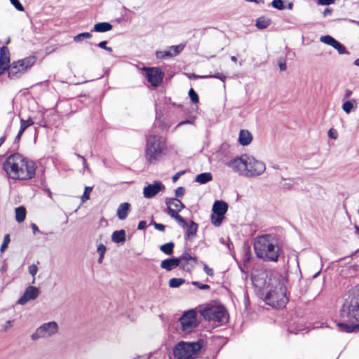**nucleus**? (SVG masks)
<instances>
[{
  "instance_id": "obj_19",
  "label": "nucleus",
  "mask_w": 359,
  "mask_h": 359,
  "mask_svg": "<svg viewBox=\"0 0 359 359\" xmlns=\"http://www.w3.org/2000/svg\"><path fill=\"white\" fill-rule=\"evenodd\" d=\"M228 210V204L223 201H215L212 205V214L225 215Z\"/></svg>"
},
{
  "instance_id": "obj_3",
  "label": "nucleus",
  "mask_w": 359,
  "mask_h": 359,
  "mask_svg": "<svg viewBox=\"0 0 359 359\" xmlns=\"http://www.w3.org/2000/svg\"><path fill=\"white\" fill-rule=\"evenodd\" d=\"M254 250L257 257L266 262L278 260L280 248L276 239L270 234H264L256 238Z\"/></svg>"
},
{
  "instance_id": "obj_10",
  "label": "nucleus",
  "mask_w": 359,
  "mask_h": 359,
  "mask_svg": "<svg viewBox=\"0 0 359 359\" xmlns=\"http://www.w3.org/2000/svg\"><path fill=\"white\" fill-rule=\"evenodd\" d=\"M58 325L55 321L46 323L39 326L36 331L31 335L33 341H36L40 338H48L55 334L58 332Z\"/></svg>"
},
{
  "instance_id": "obj_39",
  "label": "nucleus",
  "mask_w": 359,
  "mask_h": 359,
  "mask_svg": "<svg viewBox=\"0 0 359 359\" xmlns=\"http://www.w3.org/2000/svg\"><path fill=\"white\" fill-rule=\"evenodd\" d=\"M92 35L89 32H83V33H81V34H79L77 35H76L74 37V41L75 42H80L84 39H90L91 38Z\"/></svg>"
},
{
  "instance_id": "obj_51",
  "label": "nucleus",
  "mask_w": 359,
  "mask_h": 359,
  "mask_svg": "<svg viewBox=\"0 0 359 359\" xmlns=\"http://www.w3.org/2000/svg\"><path fill=\"white\" fill-rule=\"evenodd\" d=\"M22 134H23V132H22V131H20L19 130V131H18V134H17V135H16V137H15V138L14 140V142H13V147H15V149L18 148V142H19V141L20 140V137H21Z\"/></svg>"
},
{
  "instance_id": "obj_28",
  "label": "nucleus",
  "mask_w": 359,
  "mask_h": 359,
  "mask_svg": "<svg viewBox=\"0 0 359 359\" xmlns=\"http://www.w3.org/2000/svg\"><path fill=\"white\" fill-rule=\"evenodd\" d=\"M184 228L187 229L186 232V239H187L189 237L194 236L196 234L198 224L191 220L189 224H187Z\"/></svg>"
},
{
  "instance_id": "obj_5",
  "label": "nucleus",
  "mask_w": 359,
  "mask_h": 359,
  "mask_svg": "<svg viewBox=\"0 0 359 359\" xmlns=\"http://www.w3.org/2000/svg\"><path fill=\"white\" fill-rule=\"evenodd\" d=\"M203 346V340L187 342L181 341L173 348V355L175 359H194Z\"/></svg>"
},
{
  "instance_id": "obj_43",
  "label": "nucleus",
  "mask_w": 359,
  "mask_h": 359,
  "mask_svg": "<svg viewBox=\"0 0 359 359\" xmlns=\"http://www.w3.org/2000/svg\"><path fill=\"white\" fill-rule=\"evenodd\" d=\"M10 241H11L10 235L6 234L4 238V241L0 248L1 252H4L5 251V250L7 248Z\"/></svg>"
},
{
  "instance_id": "obj_52",
  "label": "nucleus",
  "mask_w": 359,
  "mask_h": 359,
  "mask_svg": "<svg viewBox=\"0 0 359 359\" xmlns=\"http://www.w3.org/2000/svg\"><path fill=\"white\" fill-rule=\"evenodd\" d=\"M328 136L330 138L335 140L337 137V133L334 129H330L328 131Z\"/></svg>"
},
{
  "instance_id": "obj_9",
  "label": "nucleus",
  "mask_w": 359,
  "mask_h": 359,
  "mask_svg": "<svg viewBox=\"0 0 359 359\" xmlns=\"http://www.w3.org/2000/svg\"><path fill=\"white\" fill-rule=\"evenodd\" d=\"M165 203L167 205V213L183 228L187 225V221L178 212L185 208V205L177 198H166Z\"/></svg>"
},
{
  "instance_id": "obj_48",
  "label": "nucleus",
  "mask_w": 359,
  "mask_h": 359,
  "mask_svg": "<svg viewBox=\"0 0 359 359\" xmlns=\"http://www.w3.org/2000/svg\"><path fill=\"white\" fill-rule=\"evenodd\" d=\"M151 224L154 225V228L156 230H158L160 231H165V225H163L162 224L156 223V222H155L154 221H151Z\"/></svg>"
},
{
  "instance_id": "obj_42",
  "label": "nucleus",
  "mask_w": 359,
  "mask_h": 359,
  "mask_svg": "<svg viewBox=\"0 0 359 359\" xmlns=\"http://www.w3.org/2000/svg\"><path fill=\"white\" fill-rule=\"evenodd\" d=\"M92 190H93V187H85L84 192H83V195L81 196V198L82 202H85V201H88L90 198V194L92 191Z\"/></svg>"
},
{
  "instance_id": "obj_47",
  "label": "nucleus",
  "mask_w": 359,
  "mask_h": 359,
  "mask_svg": "<svg viewBox=\"0 0 359 359\" xmlns=\"http://www.w3.org/2000/svg\"><path fill=\"white\" fill-rule=\"evenodd\" d=\"M38 271V267L36 264H32L29 266V273L34 277Z\"/></svg>"
},
{
  "instance_id": "obj_59",
  "label": "nucleus",
  "mask_w": 359,
  "mask_h": 359,
  "mask_svg": "<svg viewBox=\"0 0 359 359\" xmlns=\"http://www.w3.org/2000/svg\"><path fill=\"white\" fill-rule=\"evenodd\" d=\"M9 65H4L0 63V76L6 71L8 69Z\"/></svg>"
},
{
  "instance_id": "obj_61",
  "label": "nucleus",
  "mask_w": 359,
  "mask_h": 359,
  "mask_svg": "<svg viewBox=\"0 0 359 359\" xmlns=\"http://www.w3.org/2000/svg\"><path fill=\"white\" fill-rule=\"evenodd\" d=\"M31 228L32 229L34 234H36V232H39V228H38V226H37V225L36 224L32 223L31 224Z\"/></svg>"
},
{
  "instance_id": "obj_54",
  "label": "nucleus",
  "mask_w": 359,
  "mask_h": 359,
  "mask_svg": "<svg viewBox=\"0 0 359 359\" xmlns=\"http://www.w3.org/2000/svg\"><path fill=\"white\" fill-rule=\"evenodd\" d=\"M194 120H195V118H192L190 119H187L185 121H181L180 123H179L177 124V127H179V126L184 125V124H192L194 122Z\"/></svg>"
},
{
  "instance_id": "obj_29",
  "label": "nucleus",
  "mask_w": 359,
  "mask_h": 359,
  "mask_svg": "<svg viewBox=\"0 0 359 359\" xmlns=\"http://www.w3.org/2000/svg\"><path fill=\"white\" fill-rule=\"evenodd\" d=\"M26 217V209L23 206L15 208V219L18 222H22Z\"/></svg>"
},
{
  "instance_id": "obj_49",
  "label": "nucleus",
  "mask_w": 359,
  "mask_h": 359,
  "mask_svg": "<svg viewBox=\"0 0 359 359\" xmlns=\"http://www.w3.org/2000/svg\"><path fill=\"white\" fill-rule=\"evenodd\" d=\"M185 193V189L184 187H178L175 191V196L176 197H181Z\"/></svg>"
},
{
  "instance_id": "obj_14",
  "label": "nucleus",
  "mask_w": 359,
  "mask_h": 359,
  "mask_svg": "<svg viewBox=\"0 0 359 359\" xmlns=\"http://www.w3.org/2000/svg\"><path fill=\"white\" fill-rule=\"evenodd\" d=\"M247 155H243L240 157H236L230 160L226 165L231 168V170L240 175L246 177V168H247Z\"/></svg>"
},
{
  "instance_id": "obj_45",
  "label": "nucleus",
  "mask_w": 359,
  "mask_h": 359,
  "mask_svg": "<svg viewBox=\"0 0 359 359\" xmlns=\"http://www.w3.org/2000/svg\"><path fill=\"white\" fill-rule=\"evenodd\" d=\"M192 284L196 286L200 290H209L210 289V285H208L207 284L201 283H199L198 281H193Z\"/></svg>"
},
{
  "instance_id": "obj_23",
  "label": "nucleus",
  "mask_w": 359,
  "mask_h": 359,
  "mask_svg": "<svg viewBox=\"0 0 359 359\" xmlns=\"http://www.w3.org/2000/svg\"><path fill=\"white\" fill-rule=\"evenodd\" d=\"M111 241L116 243H123L126 241V231L123 229L115 231L111 235Z\"/></svg>"
},
{
  "instance_id": "obj_2",
  "label": "nucleus",
  "mask_w": 359,
  "mask_h": 359,
  "mask_svg": "<svg viewBox=\"0 0 359 359\" xmlns=\"http://www.w3.org/2000/svg\"><path fill=\"white\" fill-rule=\"evenodd\" d=\"M3 168L10 177L25 180L34 177L36 166L33 161L15 153L7 157Z\"/></svg>"
},
{
  "instance_id": "obj_11",
  "label": "nucleus",
  "mask_w": 359,
  "mask_h": 359,
  "mask_svg": "<svg viewBox=\"0 0 359 359\" xmlns=\"http://www.w3.org/2000/svg\"><path fill=\"white\" fill-rule=\"evenodd\" d=\"M247 168L246 177H257L263 174L266 170L265 163L259 160L256 159L252 156L247 155Z\"/></svg>"
},
{
  "instance_id": "obj_7",
  "label": "nucleus",
  "mask_w": 359,
  "mask_h": 359,
  "mask_svg": "<svg viewBox=\"0 0 359 359\" xmlns=\"http://www.w3.org/2000/svg\"><path fill=\"white\" fill-rule=\"evenodd\" d=\"M36 62L34 56L14 61L9 65L8 76L11 79H18L24 74L28 69L31 68Z\"/></svg>"
},
{
  "instance_id": "obj_27",
  "label": "nucleus",
  "mask_w": 359,
  "mask_h": 359,
  "mask_svg": "<svg viewBox=\"0 0 359 359\" xmlns=\"http://www.w3.org/2000/svg\"><path fill=\"white\" fill-rule=\"evenodd\" d=\"M357 107V102L355 99H351L344 102L342 104V109L346 114H350L352 110Z\"/></svg>"
},
{
  "instance_id": "obj_6",
  "label": "nucleus",
  "mask_w": 359,
  "mask_h": 359,
  "mask_svg": "<svg viewBox=\"0 0 359 359\" xmlns=\"http://www.w3.org/2000/svg\"><path fill=\"white\" fill-rule=\"evenodd\" d=\"M267 304L276 308H283L286 306L288 298L286 296V287L283 283H278L271 288L265 296Z\"/></svg>"
},
{
  "instance_id": "obj_16",
  "label": "nucleus",
  "mask_w": 359,
  "mask_h": 359,
  "mask_svg": "<svg viewBox=\"0 0 359 359\" xmlns=\"http://www.w3.org/2000/svg\"><path fill=\"white\" fill-rule=\"evenodd\" d=\"M164 189L165 186L161 182H155L144 188L143 194L146 198H151Z\"/></svg>"
},
{
  "instance_id": "obj_21",
  "label": "nucleus",
  "mask_w": 359,
  "mask_h": 359,
  "mask_svg": "<svg viewBox=\"0 0 359 359\" xmlns=\"http://www.w3.org/2000/svg\"><path fill=\"white\" fill-rule=\"evenodd\" d=\"M130 210V204L129 203L125 202L120 204L116 211V215L118 219L121 220L126 219Z\"/></svg>"
},
{
  "instance_id": "obj_22",
  "label": "nucleus",
  "mask_w": 359,
  "mask_h": 359,
  "mask_svg": "<svg viewBox=\"0 0 359 359\" xmlns=\"http://www.w3.org/2000/svg\"><path fill=\"white\" fill-rule=\"evenodd\" d=\"M0 63L7 65L11 63L10 51L6 46L0 48Z\"/></svg>"
},
{
  "instance_id": "obj_34",
  "label": "nucleus",
  "mask_w": 359,
  "mask_h": 359,
  "mask_svg": "<svg viewBox=\"0 0 359 359\" xmlns=\"http://www.w3.org/2000/svg\"><path fill=\"white\" fill-rule=\"evenodd\" d=\"M184 278H172L169 280V286L172 288H176L185 283Z\"/></svg>"
},
{
  "instance_id": "obj_18",
  "label": "nucleus",
  "mask_w": 359,
  "mask_h": 359,
  "mask_svg": "<svg viewBox=\"0 0 359 359\" xmlns=\"http://www.w3.org/2000/svg\"><path fill=\"white\" fill-rule=\"evenodd\" d=\"M180 260L177 257L165 259L161 263V267L166 271H171L180 266Z\"/></svg>"
},
{
  "instance_id": "obj_37",
  "label": "nucleus",
  "mask_w": 359,
  "mask_h": 359,
  "mask_svg": "<svg viewBox=\"0 0 359 359\" xmlns=\"http://www.w3.org/2000/svg\"><path fill=\"white\" fill-rule=\"evenodd\" d=\"M199 78H201V79L215 78V79H218L221 80L223 83H224L226 76L225 75H224L222 73H216L215 74L201 76H199Z\"/></svg>"
},
{
  "instance_id": "obj_60",
  "label": "nucleus",
  "mask_w": 359,
  "mask_h": 359,
  "mask_svg": "<svg viewBox=\"0 0 359 359\" xmlns=\"http://www.w3.org/2000/svg\"><path fill=\"white\" fill-rule=\"evenodd\" d=\"M278 66L281 71H285L287 69V65H286V63L285 61H283V62L279 61Z\"/></svg>"
},
{
  "instance_id": "obj_55",
  "label": "nucleus",
  "mask_w": 359,
  "mask_h": 359,
  "mask_svg": "<svg viewBox=\"0 0 359 359\" xmlns=\"http://www.w3.org/2000/svg\"><path fill=\"white\" fill-rule=\"evenodd\" d=\"M335 0H318V3L320 5H330L334 3Z\"/></svg>"
},
{
  "instance_id": "obj_31",
  "label": "nucleus",
  "mask_w": 359,
  "mask_h": 359,
  "mask_svg": "<svg viewBox=\"0 0 359 359\" xmlns=\"http://www.w3.org/2000/svg\"><path fill=\"white\" fill-rule=\"evenodd\" d=\"M111 24H95L94 30L97 32H105L111 30Z\"/></svg>"
},
{
  "instance_id": "obj_20",
  "label": "nucleus",
  "mask_w": 359,
  "mask_h": 359,
  "mask_svg": "<svg viewBox=\"0 0 359 359\" xmlns=\"http://www.w3.org/2000/svg\"><path fill=\"white\" fill-rule=\"evenodd\" d=\"M252 136L247 130H241L239 132L238 142L242 146H247L251 143Z\"/></svg>"
},
{
  "instance_id": "obj_33",
  "label": "nucleus",
  "mask_w": 359,
  "mask_h": 359,
  "mask_svg": "<svg viewBox=\"0 0 359 359\" xmlns=\"http://www.w3.org/2000/svg\"><path fill=\"white\" fill-rule=\"evenodd\" d=\"M224 219V215L212 214L211 216V222L215 226H219Z\"/></svg>"
},
{
  "instance_id": "obj_26",
  "label": "nucleus",
  "mask_w": 359,
  "mask_h": 359,
  "mask_svg": "<svg viewBox=\"0 0 359 359\" xmlns=\"http://www.w3.org/2000/svg\"><path fill=\"white\" fill-rule=\"evenodd\" d=\"M212 180V175L210 172H203L196 175L195 182L204 184Z\"/></svg>"
},
{
  "instance_id": "obj_56",
  "label": "nucleus",
  "mask_w": 359,
  "mask_h": 359,
  "mask_svg": "<svg viewBox=\"0 0 359 359\" xmlns=\"http://www.w3.org/2000/svg\"><path fill=\"white\" fill-rule=\"evenodd\" d=\"M184 171H180V172H178L175 173V174L172 176V182H175L179 179V177H180L182 174H184Z\"/></svg>"
},
{
  "instance_id": "obj_4",
  "label": "nucleus",
  "mask_w": 359,
  "mask_h": 359,
  "mask_svg": "<svg viewBox=\"0 0 359 359\" xmlns=\"http://www.w3.org/2000/svg\"><path fill=\"white\" fill-rule=\"evenodd\" d=\"M167 144L164 137L151 134L147 137L145 145V159L150 164L160 161L166 154Z\"/></svg>"
},
{
  "instance_id": "obj_50",
  "label": "nucleus",
  "mask_w": 359,
  "mask_h": 359,
  "mask_svg": "<svg viewBox=\"0 0 359 359\" xmlns=\"http://www.w3.org/2000/svg\"><path fill=\"white\" fill-rule=\"evenodd\" d=\"M98 46L100 47L101 48H103V49L106 50L108 52H111L112 51V48H111L107 46V41H102L98 43Z\"/></svg>"
},
{
  "instance_id": "obj_32",
  "label": "nucleus",
  "mask_w": 359,
  "mask_h": 359,
  "mask_svg": "<svg viewBox=\"0 0 359 359\" xmlns=\"http://www.w3.org/2000/svg\"><path fill=\"white\" fill-rule=\"evenodd\" d=\"M178 258V260H180V262L182 261H186V262H193L192 264L196 265L197 262V259L195 257L191 256L188 252H184L181 256H180Z\"/></svg>"
},
{
  "instance_id": "obj_58",
  "label": "nucleus",
  "mask_w": 359,
  "mask_h": 359,
  "mask_svg": "<svg viewBox=\"0 0 359 359\" xmlns=\"http://www.w3.org/2000/svg\"><path fill=\"white\" fill-rule=\"evenodd\" d=\"M147 227V222L146 221H140L138 224L137 229L139 230H143Z\"/></svg>"
},
{
  "instance_id": "obj_38",
  "label": "nucleus",
  "mask_w": 359,
  "mask_h": 359,
  "mask_svg": "<svg viewBox=\"0 0 359 359\" xmlns=\"http://www.w3.org/2000/svg\"><path fill=\"white\" fill-rule=\"evenodd\" d=\"M106 247L104 245L100 243L98 246H97V251L100 255L99 258H98V262L100 264L102 262V260L104 259V254H105V252H106Z\"/></svg>"
},
{
  "instance_id": "obj_12",
  "label": "nucleus",
  "mask_w": 359,
  "mask_h": 359,
  "mask_svg": "<svg viewBox=\"0 0 359 359\" xmlns=\"http://www.w3.org/2000/svg\"><path fill=\"white\" fill-rule=\"evenodd\" d=\"M182 330L184 333H190L196 327V315L194 311L185 312L180 318Z\"/></svg>"
},
{
  "instance_id": "obj_57",
  "label": "nucleus",
  "mask_w": 359,
  "mask_h": 359,
  "mask_svg": "<svg viewBox=\"0 0 359 359\" xmlns=\"http://www.w3.org/2000/svg\"><path fill=\"white\" fill-rule=\"evenodd\" d=\"M76 156L78 157V158H79L82 161L84 168L88 170L89 168H88L86 158L79 154H76Z\"/></svg>"
},
{
  "instance_id": "obj_41",
  "label": "nucleus",
  "mask_w": 359,
  "mask_h": 359,
  "mask_svg": "<svg viewBox=\"0 0 359 359\" xmlns=\"http://www.w3.org/2000/svg\"><path fill=\"white\" fill-rule=\"evenodd\" d=\"M192 264H193V262L182 261V262H180V265L183 270L189 271L191 269H192L195 266V265Z\"/></svg>"
},
{
  "instance_id": "obj_8",
  "label": "nucleus",
  "mask_w": 359,
  "mask_h": 359,
  "mask_svg": "<svg viewBox=\"0 0 359 359\" xmlns=\"http://www.w3.org/2000/svg\"><path fill=\"white\" fill-rule=\"evenodd\" d=\"M201 315L207 320L217 323L216 326L227 321V313L223 306H212L200 311Z\"/></svg>"
},
{
  "instance_id": "obj_13",
  "label": "nucleus",
  "mask_w": 359,
  "mask_h": 359,
  "mask_svg": "<svg viewBox=\"0 0 359 359\" xmlns=\"http://www.w3.org/2000/svg\"><path fill=\"white\" fill-rule=\"evenodd\" d=\"M143 70L145 72V76L147 81L154 87H157L161 85L163 81L164 73L158 67H144Z\"/></svg>"
},
{
  "instance_id": "obj_64",
  "label": "nucleus",
  "mask_w": 359,
  "mask_h": 359,
  "mask_svg": "<svg viewBox=\"0 0 359 359\" xmlns=\"http://www.w3.org/2000/svg\"><path fill=\"white\" fill-rule=\"evenodd\" d=\"M247 2H254L256 4H260L263 2V0H245Z\"/></svg>"
},
{
  "instance_id": "obj_36",
  "label": "nucleus",
  "mask_w": 359,
  "mask_h": 359,
  "mask_svg": "<svg viewBox=\"0 0 359 359\" xmlns=\"http://www.w3.org/2000/svg\"><path fill=\"white\" fill-rule=\"evenodd\" d=\"M156 57L158 59H164L165 57H172V52L169 48L164 50H159L156 52Z\"/></svg>"
},
{
  "instance_id": "obj_17",
  "label": "nucleus",
  "mask_w": 359,
  "mask_h": 359,
  "mask_svg": "<svg viewBox=\"0 0 359 359\" xmlns=\"http://www.w3.org/2000/svg\"><path fill=\"white\" fill-rule=\"evenodd\" d=\"M39 295V290L34 286H29L26 288L22 296L18 299V303L21 305L25 304L30 300L36 299Z\"/></svg>"
},
{
  "instance_id": "obj_44",
  "label": "nucleus",
  "mask_w": 359,
  "mask_h": 359,
  "mask_svg": "<svg viewBox=\"0 0 359 359\" xmlns=\"http://www.w3.org/2000/svg\"><path fill=\"white\" fill-rule=\"evenodd\" d=\"M189 96L193 103L196 104L198 102V96L193 88H190V90H189Z\"/></svg>"
},
{
  "instance_id": "obj_30",
  "label": "nucleus",
  "mask_w": 359,
  "mask_h": 359,
  "mask_svg": "<svg viewBox=\"0 0 359 359\" xmlns=\"http://www.w3.org/2000/svg\"><path fill=\"white\" fill-rule=\"evenodd\" d=\"M175 243L173 242H169L160 246V250L163 253L168 255H170L173 253V248Z\"/></svg>"
},
{
  "instance_id": "obj_1",
  "label": "nucleus",
  "mask_w": 359,
  "mask_h": 359,
  "mask_svg": "<svg viewBox=\"0 0 359 359\" xmlns=\"http://www.w3.org/2000/svg\"><path fill=\"white\" fill-rule=\"evenodd\" d=\"M337 325L341 330L351 333L359 330V288L344 295V302Z\"/></svg>"
},
{
  "instance_id": "obj_62",
  "label": "nucleus",
  "mask_w": 359,
  "mask_h": 359,
  "mask_svg": "<svg viewBox=\"0 0 359 359\" xmlns=\"http://www.w3.org/2000/svg\"><path fill=\"white\" fill-rule=\"evenodd\" d=\"M269 24H255L256 27L259 29H266L267 27V25Z\"/></svg>"
},
{
  "instance_id": "obj_24",
  "label": "nucleus",
  "mask_w": 359,
  "mask_h": 359,
  "mask_svg": "<svg viewBox=\"0 0 359 359\" xmlns=\"http://www.w3.org/2000/svg\"><path fill=\"white\" fill-rule=\"evenodd\" d=\"M271 5L273 8L276 9H283L287 8L289 9H292V4L287 2L285 0H273L271 3Z\"/></svg>"
},
{
  "instance_id": "obj_40",
  "label": "nucleus",
  "mask_w": 359,
  "mask_h": 359,
  "mask_svg": "<svg viewBox=\"0 0 359 359\" xmlns=\"http://www.w3.org/2000/svg\"><path fill=\"white\" fill-rule=\"evenodd\" d=\"M169 50L172 52V57L178 55L184 48V45H177L170 46Z\"/></svg>"
},
{
  "instance_id": "obj_25",
  "label": "nucleus",
  "mask_w": 359,
  "mask_h": 359,
  "mask_svg": "<svg viewBox=\"0 0 359 359\" xmlns=\"http://www.w3.org/2000/svg\"><path fill=\"white\" fill-rule=\"evenodd\" d=\"M298 181L297 179H283L280 182V187L282 189L290 190L298 184Z\"/></svg>"
},
{
  "instance_id": "obj_63",
  "label": "nucleus",
  "mask_w": 359,
  "mask_h": 359,
  "mask_svg": "<svg viewBox=\"0 0 359 359\" xmlns=\"http://www.w3.org/2000/svg\"><path fill=\"white\" fill-rule=\"evenodd\" d=\"M352 95V91L349 89L346 90L345 94H344V98H348Z\"/></svg>"
},
{
  "instance_id": "obj_46",
  "label": "nucleus",
  "mask_w": 359,
  "mask_h": 359,
  "mask_svg": "<svg viewBox=\"0 0 359 359\" xmlns=\"http://www.w3.org/2000/svg\"><path fill=\"white\" fill-rule=\"evenodd\" d=\"M10 1L18 11H24L23 6L20 4V2L18 0H10Z\"/></svg>"
},
{
  "instance_id": "obj_35",
  "label": "nucleus",
  "mask_w": 359,
  "mask_h": 359,
  "mask_svg": "<svg viewBox=\"0 0 359 359\" xmlns=\"http://www.w3.org/2000/svg\"><path fill=\"white\" fill-rule=\"evenodd\" d=\"M34 124V121L32 120L31 118H29L27 120H24L21 118L20 120V130L22 132H25V130L30 126H32Z\"/></svg>"
},
{
  "instance_id": "obj_15",
  "label": "nucleus",
  "mask_w": 359,
  "mask_h": 359,
  "mask_svg": "<svg viewBox=\"0 0 359 359\" xmlns=\"http://www.w3.org/2000/svg\"><path fill=\"white\" fill-rule=\"evenodd\" d=\"M320 41L334 48L339 55H349L346 48L330 35L321 36Z\"/></svg>"
},
{
  "instance_id": "obj_53",
  "label": "nucleus",
  "mask_w": 359,
  "mask_h": 359,
  "mask_svg": "<svg viewBox=\"0 0 359 359\" xmlns=\"http://www.w3.org/2000/svg\"><path fill=\"white\" fill-rule=\"evenodd\" d=\"M203 271L210 276H212L214 274L213 270L211 268H209L206 264L203 266Z\"/></svg>"
}]
</instances>
